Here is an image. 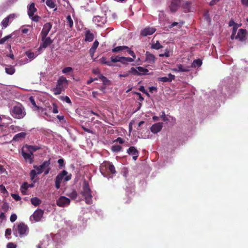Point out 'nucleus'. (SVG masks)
<instances>
[{
	"mask_svg": "<svg viewBox=\"0 0 248 248\" xmlns=\"http://www.w3.org/2000/svg\"><path fill=\"white\" fill-rule=\"evenodd\" d=\"M68 196L72 199L75 200L77 197L78 194L75 190H73L70 193L68 194Z\"/></svg>",
	"mask_w": 248,
	"mask_h": 248,
	"instance_id": "obj_41",
	"label": "nucleus"
},
{
	"mask_svg": "<svg viewBox=\"0 0 248 248\" xmlns=\"http://www.w3.org/2000/svg\"><path fill=\"white\" fill-rule=\"evenodd\" d=\"M26 111L21 105L14 106L11 110V114L16 119H22L26 115Z\"/></svg>",
	"mask_w": 248,
	"mask_h": 248,
	"instance_id": "obj_5",
	"label": "nucleus"
},
{
	"mask_svg": "<svg viewBox=\"0 0 248 248\" xmlns=\"http://www.w3.org/2000/svg\"><path fill=\"white\" fill-rule=\"evenodd\" d=\"M0 191L3 194H6L8 193V191L6 190L5 187L2 185H0Z\"/></svg>",
	"mask_w": 248,
	"mask_h": 248,
	"instance_id": "obj_56",
	"label": "nucleus"
},
{
	"mask_svg": "<svg viewBox=\"0 0 248 248\" xmlns=\"http://www.w3.org/2000/svg\"><path fill=\"white\" fill-rule=\"evenodd\" d=\"M184 23V22L183 21L180 22H174L169 26V28L170 29L173 27L177 26L178 29H180L182 27Z\"/></svg>",
	"mask_w": 248,
	"mask_h": 248,
	"instance_id": "obj_31",
	"label": "nucleus"
},
{
	"mask_svg": "<svg viewBox=\"0 0 248 248\" xmlns=\"http://www.w3.org/2000/svg\"><path fill=\"white\" fill-rule=\"evenodd\" d=\"M146 60L148 62L153 63H154L155 60V56L150 53L149 52H146Z\"/></svg>",
	"mask_w": 248,
	"mask_h": 248,
	"instance_id": "obj_25",
	"label": "nucleus"
},
{
	"mask_svg": "<svg viewBox=\"0 0 248 248\" xmlns=\"http://www.w3.org/2000/svg\"><path fill=\"white\" fill-rule=\"evenodd\" d=\"M85 39L86 42H92L93 40L94 34L89 30H86L85 32Z\"/></svg>",
	"mask_w": 248,
	"mask_h": 248,
	"instance_id": "obj_20",
	"label": "nucleus"
},
{
	"mask_svg": "<svg viewBox=\"0 0 248 248\" xmlns=\"http://www.w3.org/2000/svg\"><path fill=\"white\" fill-rule=\"evenodd\" d=\"M41 40L42 43L41 44L40 47L38 48V50H40L42 48H45L51 45L53 40L51 39L49 37H41Z\"/></svg>",
	"mask_w": 248,
	"mask_h": 248,
	"instance_id": "obj_9",
	"label": "nucleus"
},
{
	"mask_svg": "<svg viewBox=\"0 0 248 248\" xmlns=\"http://www.w3.org/2000/svg\"><path fill=\"white\" fill-rule=\"evenodd\" d=\"M29 100L35 110H38L40 109V108L36 104L35 101L33 96L30 97Z\"/></svg>",
	"mask_w": 248,
	"mask_h": 248,
	"instance_id": "obj_36",
	"label": "nucleus"
},
{
	"mask_svg": "<svg viewBox=\"0 0 248 248\" xmlns=\"http://www.w3.org/2000/svg\"><path fill=\"white\" fill-rule=\"evenodd\" d=\"M5 72L9 75H13L15 72V69L11 65H9L5 68Z\"/></svg>",
	"mask_w": 248,
	"mask_h": 248,
	"instance_id": "obj_32",
	"label": "nucleus"
},
{
	"mask_svg": "<svg viewBox=\"0 0 248 248\" xmlns=\"http://www.w3.org/2000/svg\"><path fill=\"white\" fill-rule=\"evenodd\" d=\"M2 209L4 211H7L9 209V205L7 203L5 202L2 205Z\"/></svg>",
	"mask_w": 248,
	"mask_h": 248,
	"instance_id": "obj_61",
	"label": "nucleus"
},
{
	"mask_svg": "<svg viewBox=\"0 0 248 248\" xmlns=\"http://www.w3.org/2000/svg\"><path fill=\"white\" fill-rule=\"evenodd\" d=\"M16 15L15 14H10L7 17L10 20V22H12L14 18L16 17Z\"/></svg>",
	"mask_w": 248,
	"mask_h": 248,
	"instance_id": "obj_57",
	"label": "nucleus"
},
{
	"mask_svg": "<svg viewBox=\"0 0 248 248\" xmlns=\"http://www.w3.org/2000/svg\"><path fill=\"white\" fill-rule=\"evenodd\" d=\"M127 48H128V46H118L113 48L112 49V52H114V53L118 52H119L121 51H123Z\"/></svg>",
	"mask_w": 248,
	"mask_h": 248,
	"instance_id": "obj_28",
	"label": "nucleus"
},
{
	"mask_svg": "<svg viewBox=\"0 0 248 248\" xmlns=\"http://www.w3.org/2000/svg\"><path fill=\"white\" fill-rule=\"evenodd\" d=\"M134 62V59L130 57H121L120 62L123 64H127V62Z\"/></svg>",
	"mask_w": 248,
	"mask_h": 248,
	"instance_id": "obj_27",
	"label": "nucleus"
},
{
	"mask_svg": "<svg viewBox=\"0 0 248 248\" xmlns=\"http://www.w3.org/2000/svg\"><path fill=\"white\" fill-rule=\"evenodd\" d=\"M121 57L118 56H112L111 57V62H120Z\"/></svg>",
	"mask_w": 248,
	"mask_h": 248,
	"instance_id": "obj_43",
	"label": "nucleus"
},
{
	"mask_svg": "<svg viewBox=\"0 0 248 248\" xmlns=\"http://www.w3.org/2000/svg\"><path fill=\"white\" fill-rule=\"evenodd\" d=\"M122 149V147L120 145H113L111 147V150L113 152H120Z\"/></svg>",
	"mask_w": 248,
	"mask_h": 248,
	"instance_id": "obj_42",
	"label": "nucleus"
},
{
	"mask_svg": "<svg viewBox=\"0 0 248 248\" xmlns=\"http://www.w3.org/2000/svg\"><path fill=\"white\" fill-rule=\"evenodd\" d=\"M37 174L38 173H37L36 170H31L30 173L31 180H33Z\"/></svg>",
	"mask_w": 248,
	"mask_h": 248,
	"instance_id": "obj_48",
	"label": "nucleus"
},
{
	"mask_svg": "<svg viewBox=\"0 0 248 248\" xmlns=\"http://www.w3.org/2000/svg\"><path fill=\"white\" fill-rule=\"evenodd\" d=\"M99 46V42L98 41L96 40L93 43V46H92L91 48L96 49L97 47Z\"/></svg>",
	"mask_w": 248,
	"mask_h": 248,
	"instance_id": "obj_60",
	"label": "nucleus"
},
{
	"mask_svg": "<svg viewBox=\"0 0 248 248\" xmlns=\"http://www.w3.org/2000/svg\"><path fill=\"white\" fill-rule=\"evenodd\" d=\"M174 78L175 76L170 73L168 75V77H163L158 78V80L163 82H171L173 79H174Z\"/></svg>",
	"mask_w": 248,
	"mask_h": 248,
	"instance_id": "obj_21",
	"label": "nucleus"
},
{
	"mask_svg": "<svg viewBox=\"0 0 248 248\" xmlns=\"http://www.w3.org/2000/svg\"><path fill=\"white\" fill-rule=\"evenodd\" d=\"M68 81L65 77L61 76L57 80L56 86L52 89V91L55 95L60 94L62 92L65 90L67 87Z\"/></svg>",
	"mask_w": 248,
	"mask_h": 248,
	"instance_id": "obj_2",
	"label": "nucleus"
},
{
	"mask_svg": "<svg viewBox=\"0 0 248 248\" xmlns=\"http://www.w3.org/2000/svg\"><path fill=\"white\" fill-rule=\"evenodd\" d=\"M16 246L13 243H9L7 245V248H16Z\"/></svg>",
	"mask_w": 248,
	"mask_h": 248,
	"instance_id": "obj_63",
	"label": "nucleus"
},
{
	"mask_svg": "<svg viewBox=\"0 0 248 248\" xmlns=\"http://www.w3.org/2000/svg\"><path fill=\"white\" fill-rule=\"evenodd\" d=\"M138 75H146L148 74V70L141 66H139L137 68Z\"/></svg>",
	"mask_w": 248,
	"mask_h": 248,
	"instance_id": "obj_26",
	"label": "nucleus"
},
{
	"mask_svg": "<svg viewBox=\"0 0 248 248\" xmlns=\"http://www.w3.org/2000/svg\"><path fill=\"white\" fill-rule=\"evenodd\" d=\"M46 5L50 8H54L56 6V4L53 0H46Z\"/></svg>",
	"mask_w": 248,
	"mask_h": 248,
	"instance_id": "obj_37",
	"label": "nucleus"
},
{
	"mask_svg": "<svg viewBox=\"0 0 248 248\" xmlns=\"http://www.w3.org/2000/svg\"><path fill=\"white\" fill-rule=\"evenodd\" d=\"M27 135V133L26 132H21L19 133L14 137L13 139V141H19L22 139H24Z\"/></svg>",
	"mask_w": 248,
	"mask_h": 248,
	"instance_id": "obj_23",
	"label": "nucleus"
},
{
	"mask_svg": "<svg viewBox=\"0 0 248 248\" xmlns=\"http://www.w3.org/2000/svg\"><path fill=\"white\" fill-rule=\"evenodd\" d=\"M52 28V24L50 22L44 24L43 29L41 32V36L46 37Z\"/></svg>",
	"mask_w": 248,
	"mask_h": 248,
	"instance_id": "obj_14",
	"label": "nucleus"
},
{
	"mask_svg": "<svg viewBox=\"0 0 248 248\" xmlns=\"http://www.w3.org/2000/svg\"><path fill=\"white\" fill-rule=\"evenodd\" d=\"M93 21L99 26H101L106 22V18L100 16H94Z\"/></svg>",
	"mask_w": 248,
	"mask_h": 248,
	"instance_id": "obj_18",
	"label": "nucleus"
},
{
	"mask_svg": "<svg viewBox=\"0 0 248 248\" xmlns=\"http://www.w3.org/2000/svg\"><path fill=\"white\" fill-rule=\"evenodd\" d=\"M247 33L246 30L243 29H239L235 36V39H238L241 42L245 41L247 39Z\"/></svg>",
	"mask_w": 248,
	"mask_h": 248,
	"instance_id": "obj_12",
	"label": "nucleus"
},
{
	"mask_svg": "<svg viewBox=\"0 0 248 248\" xmlns=\"http://www.w3.org/2000/svg\"><path fill=\"white\" fill-rule=\"evenodd\" d=\"M101 79L103 81V84L105 85H108V83L109 82V81L108 79V78L104 76H102Z\"/></svg>",
	"mask_w": 248,
	"mask_h": 248,
	"instance_id": "obj_53",
	"label": "nucleus"
},
{
	"mask_svg": "<svg viewBox=\"0 0 248 248\" xmlns=\"http://www.w3.org/2000/svg\"><path fill=\"white\" fill-rule=\"evenodd\" d=\"M12 37V34L8 35L3 38L0 39V45L3 44L7 40H8L9 39L11 38Z\"/></svg>",
	"mask_w": 248,
	"mask_h": 248,
	"instance_id": "obj_40",
	"label": "nucleus"
},
{
	"mask_svg": "<svg viewBox=\"0 0 248 248\" xmlns=\"http://www.w3.org/2000/svg\"><path fill=\"white\" fill-rule=\"evenodd\" d=\"M170 56V51L168 49H166L165 50V52L164 53L160 54L159 56L160 57H169Z\"/></svg>",
	"mask_w": 248,
	"mask_h": 248,
	"instance_id": "obj_45",
	"label": "nucleus"
},
{
	"mask_svg": "<svg viewBox=\"0 0 248 248\" xmlns=\"http://www.w3.org/2000/svg\"><path fill=\"white\" fill-rule=\"evenodd\" d=\"M11 196L14 200L16 201H19L21 199V198L17 194H11Z\"/></svg>",
	"mask_w": 248,
	"mask_h": 248,
	"instance_id": "obj_55",
	"label": "nucleus"
},
{
	"mask_svg": "<svg viewBox=\"0 0 248 248\" xmlns=\"http://www.w3.org/2000/svg\"><path fill=\"white\" fill-rule=\"evenodd\" d=\"M181 0H172L169 6L171 12H176L179 9L180 5Z\"/></svg>",
	"mask_w": 248,
	"mask_h": 248,
	"instance_id": "obj_11",
	"label": "nucleus"
},
{
	"mask_svg": "<svg viewBox=\"0 0 248 248\" xmlns=\"http://www.w3.org/2000/svg\"><path fill=\"white\" fill-rule=\"evenodd\" d=\"M13 234L16 237L19 236L23 237L28 235L29 232V228L24 222H20L16 225H14L13 228Z\"/></svg>",
	"mask_w": 248,
	"mask_h": 248,
	"instance_id": "obj_1",
	"label": "nucleus"
},
{
	"mask_svg": "<svg viewBox=\"0 0 248 248\" xmlns=\"http://www.w3.org/2000/svg\"><path fill=\"white\" fill-rule=\"evenodd\" d=\"M60 99L62 100H63V101H65L66 103H68V104H71V100L69 98V97L67 96H61L60 97Z\"/></svg>",
	"mask_w": 248,
	"mask_h": 248,
	"instance_id": "obj_51",
	"label": "nucleus"
},
{
	"mask_svg": "<svg viewBox=\"0 0 248 248\" xmlns=\"http://www.w3.org/2000/svg\"><path fill=\"white\" fill-rule=\"evenodd\" d=\"M31 204L35 206L39 205L41 202V201L37 197L32 198L31 199Z\"/></svg>",
	"mask_w": 248,
	"mask_h": 248,
	"instance_id": "obj_29",
	"label": "nucleus"
},
{
	"mask_svg": "<svg viewBox=\"0 0 248 248\" xmlns=\"http://www.w3.org/2000/svg\"><path fill=\"white\" fill-rule=\"evenodd\" d=\"M68 172L63 170L61 173H59L55 178V187L58 189L60 187L61 183L64 179V177L67 174Z\"/></svg>",
	"mask_w": 248,
	"mask_h": 248,
	"instance_id": "obj_6",
	"label": "nucleus"
},
{
	"mask_svg": "<svg viewBox=\"0 0 248 248\" xmlns=\"http://www.w3.org/2000/svg\"><path fill=\"white\" fill-rule=\"evenodd\" d=\"M81 194L84 197L85 202L87 204H90L92 203L93 196L92 191L87 181H85L83 183V190Z\"/></svg>",
	"mask_w": 248,
	"mask_h": 248,
	"instance_id": "obj_3",
	"label": "nucleus"
},
{
	"mask_svg": "<svg viewBox=\"0 0 248 248\" xmlns=\"http://www.w3.org/2000/svg\"><path fill=\"white\" fill-rule=\"evenodd\" d=\"M162 123H157L152 125L150 129L152 132L155 134L160 131L162 128Z\"/></svg>",
	"mask_w": 248,
	"mask_h": 248,
	"instance_id": "obj_19",
	"label": "nucleus"
},
{
	"mask_svg": "<svg viewBox=\"0 0 248 248\" xmlns=\"http://www.w3.org/2000/svg\"><path fill=\"white\" fill-rule=\"evenodd\" d=\"M100 172L104 176H107L109 172L111 174L116 173L115 168L113 164L109 162H105L100 166Z\"/></svg>",
	"mask_w": 248,
	"mask_h": 248,
	"instance_id": "obj_4",
	"label": "nucleus"
},
{
	"mask_svg": "<svg viewBox=\"0 0 248 248\" xmlns=\"http://www.w3.org/2000/svg\"><path fill=\"white\" fill-rule=\"evenodd\" d=\"M58 163L59 164L60 167H63L64 166V160L62 158L59 159L58 160Z\"/></svg>",
	"mask_w": 248,
	"mask_h": 248,
	"instance_id": "obj_64",
	"label": "nucleus"
},
{
	"mask_svg": "<svg viewBox=\"0 0 248 248\" xmlns=\"http://www.w3.org/2000/svg\"><path fill=\"white\" fill-rule=\"evenodd\" d=\"M66 24L68 25L70 28L73 26V21L70 15H68L66 17Z\"/></svg>",
	"mask_w": 248,
	"mask_h": 248,
	"instance_id": "obj_35",
	"label": "nucleus"
},
{
	"mask_svg": "<svg viewBox=\"0 0 248 248\" xmlns=\"http://www.w3.org/2000/svg\"><path fill=\"white\" fill-rule=\"evenodd\" d=\"M37 9L35 7L34 3H31L28 7V14L30 17L34 15V14L36 12Z\"/></svg>",
	"mask_w": 248,
	"mask_h": 248,
	"instance_id": "obj_22",
	"label": "nucleus"
},
{
	"mask_svg": "<svg viewBox=\"0 0 248 248\" xmlns=\"http://www.w3.org/2000/svg\"><path fill=\"white\" fill-rule=\"evenodd\" d=\"M127 153L129 155H132L133 159L136 160L139 156V152L134 146H130L127 150Z\"/></svg>",
	"mask_w": 248,
	"mask_h": 248,
	"instance_id": "obj_13",
	"label": "nucleus"
},
{
	"mask_svg": "<svg viewBox=\"0 0 248 248\" xmlns=\"http://www.w3.org/2000/svg\"><path fill=\"white\" fill-rule=\"evenodd\" d=\"M193 64L194 65V66H197L198 67H200L202 64V61L199 59L195 60L193 61Z\"/></svg>",
	"mask_w": 248,
	"mask_h": 248,
	"instance_id": "obj_49",
	"label": "nucleus"
},
{
	"mask_svg": "<svg viewBox=\"0 0 248 248\" xmlns=\"http://www.w3.org/2000/svg\"><path fill=\"white\" fill-rule=\"evenodd\" d=\"M44 211L41 209L36 210L31 216L33 219L36 221H39L43 217Z\"/></svg>",
	"mask_w": 248,
	"mask_h": 248,
	"instance_id": "obj_15",
	"label": "nucleus"
},
{
	"mask_svg": "<svg viewBox=\"0 0 248 248\" xmlns=\"http://www.w3.org/2000/svg\"><path fill=\"white\" fill-rule=\"evenodd\" d=\"M29 187V185L27 183H24L21 186V192L23 193H25L26 190Z\"/></svg>",
	"mask_w": 248,
	"mask_h": 248,
	"instance_id": "obj_44",
	"label": "nucleus"
},
{
	"mask_svg": "<svg viewBox=\"0 0 248 248\" xmlns=\"http://www.w3.org/2000/svg\"><path fill=\"white\" fill-rule=\"evenodd\" d=\"M33 168L35 169L34 170H36L37 173L38 175L41 174L43 171V170L41 168H40V165H34Z\"/></svg>",
	"mask_w": 248,
	"mask_h": 248,
	"instance_id": "obj_47",
	"label": "nucleus"
},
{
	"mask_svg": "<svg viewBox=\"0 0 248 248\" xmlns=\"http://www.w3.org/2000/svg\"><path fill=\"white\" fill-rule=\"evenodd\" d=\"M73 71V68L71 67H66L62 70L63 74H67Z\"/></svg>",
	"mask_w": 248,
	"mask_h": 248,
	"instance_id": "obj_46",
	"label": "nucleus"
},
{
	"mask_svg": "<svg viewBox=\"0 0 248 248\" xmlns=\"http://www.w3.org/2000/svg\"><path fill=\"white\" fill-rule=\"evenodd\" d=\"M31 20L33 21H35L36 22H38L39 21V19H40V17L37 16V15H35V16H31V17H30Z\"/></svg>",
	"mask_w": 248,
	"mask_h": 248,
	"instance_id": "obj_59",
	"label": "nucleus"
},
{
	"mask_svg": "<svg viewBox=\"0 0 248 248\" xmlns=\"http://www.w3.org/2000/svg\"><path fill=\"white\" fill-rule=\"evenodd\" d=\"M9 22H10V20L6 17L3 19L1 25L3 28H5L9 25Z\"/></svg>",
	"mask_w": 248,
	"mask_h": 248,
	"instance_id": "obj_38",
	"label": "nucleus"
},
{
	"mask_svg": "<svg viewBox=\"0 0 248 248\" xmlns=\"http://www.w3.org/2000/svg\"><path fill=\"white\" fill-rule=\"evenodd\" d=\"M70 202V199L64 196H61L56 201L57 205L62 207L68 206Z\"/></svg>",
	"mask_w": 248,
	"mask_h": 248,
	"instance_id": "obj_7",
	"label": "nucleus"
},
{
	"mask_svg": "<svg viewBox=\"0 0 248 248\" xmlns=\"http://www.w3.org/2000/svg\"><path fill=\"white\" fill-rule=\"evenodd\" d=\"M11 234V229L10 228H8L5 231V235L6 237L10 235Z\"/></svg>",
	"mask_w": 248,
	"mask_h": 248,
	"instance_id": "obj_62",
	"label": "nucleus"
},
{
	"mask_svg": "<svg viewBox=\"0 0 248 248\" xmlns=\"http://www.w3.org/2000/svg\"><path fill=\"white\" fill-rule=\"evenodd\" d=\"M9 130L13 132H16L21 130V128L19 126L11 125L9 127Z\"/></svg>",
	"mask_w": 248,
	"mask_h": 248,
	"instance_id": "obj_34",
	"label": "nucleus"
},
{
	"mask_svg": "<svg viewBox=\"0 0 248 248\" xmlns=\"http://www.w3.org/2000/svg\"><path fill=\"white\" fill-rule=\"evenodd\" d=\"M26 55L27 56L28 58L32 59L35 58L34 53L33 52L31 51H27L26 52Z\"/></svg>",
	"mask_w": 248,
	"mask_h": 248,
	"instance_id": "obj_50",
	"label": "nucleus"
},
{
	"mask_svg": "<svg viewBox=\"0 0 248 248\" xmlns=\"http://www.w3.org/2000/svg\"><path fill=\"white\" fill-rule=\"evenodd\" d=\"M155 31L156 29L154 28L146 27L141 31L140 34L143 36H146L152 35Z\"/></svg>",
	"mask_w": 248,
	"mask_h": 248,
	"instance_id": "obj_16",
	"label": "nucleus"
},
{
	"mask_svg": "<svg viewBox=\"0 0 248 248\" xmlns=\"http://www.w3.org/2000/svg\"><path fill=\"white\" fill-rule=\"evenodd\" d=\"M129 73L133 74L134 75H138V70L134 67H131L130 70L128 71Z\"/></svg>",
	"mask_w": 248,
	"mask_h": 248,
	"instance_id": "obj_54",
	"label": "nucleus"
},
{
	"mask_svg": "<svg viewBox=\"0 0 248 248\" xmlns=\"http://www.w3.org/2000/svg\"><path fill=\"white\" fill-rule=\"evenodd\" d=\"M16 219H17V216L16 214H13L11 215L10 219L12 222H15Z\"/></svg>",
	"mask_w": 248,
	"mask_h": 248,
	"instance_id": "obj_58",
	"label": "nucleus"
},
{
	"mask_svg": "<svg viewBox=\"0 0 248 248\" xmlns=\"http://www.w3.org/2000/svg\"><path fill=\"white\" fill-rule=\"evenodd\" d=\"M184 11L186 12H189L190 11V3L188 1H186L184 3L182 6Z\"/></svg>",
	"mask_w": 248,
	"mask_h": 248,
	"instance_id": "obj_33",
	"label": "nucleus"
},
{
	"mask_svg": "<svg viewBox=\"0 0 248 248\" xmlns=\"http://www.w3.org/2000/svg\"><path fill=\"white\" fill-rule=\"evenodd\" d=\"M21 154L24 157V159L29 162L30 164H31L33 162L34 155L33 153H26L24 151V149L22 148L21 150Z\"/></svg>",
	"mask_w": 248,
	"mask_h": 248,
	"instance_id": "obj_10",
	"label": "nucleus"
},
{
	"mask_svg": "<svg viewBox=\"0 0 248 248\" xmlns=\"http://www.w3.org/2000/svg\"><path fill=\"white\" fill-rule=\"evenodd\" d=\"M163 47V46L159 43L158 41H157L156 43L152 44L151 48L153 49L158 50L160 48Z\"/></svg>",
	"mask_w": 248,
	"mask_h": 248,
	"instance_id": "obj_39",
	"label": "nucleus"
},
{
	"mask_svg": "<svg viewBox=\"0 0 248 248\" xmlns=\"http://www.w3.org/2000/svg\"><path fill=\"white\" fill-rule=\"evenodd\" d=\"M50 164L51 161L50 158H49L48 160L43 162V163L40 165V168L43 170L45 175H47L49 173L51 170Z\"/></svg>",
	"mask_w": 248,
	"mask_h": 248,
	"instance_id": "obj_8",
	"label": "nucleus"
},
{
	"mask_svg": "<svg viewBox=\"0 0 248 248\" xmlns=\"http://www.w3.org/2000/svg\"><path fill=\"white\" fill-rule=\"evenodd\" d=\"M189 70V66H184L181 64H178L176 67L172 69V71L175 72H188Z\"/></svg>",
	"mask_w": 248,
	"mask_h": 248,
	"instance_id": "obj_17",
	"label": "nucleus"
},
{
	"mask_svg": "<svg viewBox=\"0 0 248 248\" xmlns=\"http://www.w3.org/2000/svg\"><path fill=\"white\" fill-rule=\"evenodd\" d=\"M25 148L27 149V151L30 153H33L34 152H35L38 150H39L41 148L39 146H32V145H29L26 144L25 146Z\"/></svg>",
	"mask_w": 248,
	"mask_h": 248,
	"instance_id": "obj_24",
	"label": "nucleus"
},
{
	"mask_svg": "<svg viewBox=\"0 0 248 248\" xmlns=\"http://www.w3.org/2000/svg\"><path fill=\"white\" fill-rule=\"evenodd\" d=\"M99 61L101 63L107 64L109 66H112L113 65L111 62L110 61H107V58L105 57H102L101 58H100Z\"/></svg>",
	"mask_w": 248,
	"mask_h": 248,
	"instance_id": "obj_30",
	"label": "nucleus"
},
{
	"mask_svg": "<svg viewBox=\"0 0 248 248\" xmlns=\"http://www.w3.org/2000/svg\"><path fill=\"white\" fill-rule=\"evenodd\" d=\"M125 50L133 57L132 59L134 60L136 58V55L134 52L131 50L128 47L127 49H126Z\"/></svg>",
	"mask_w": 248,
	"mask_h": 248,
	"instance_id": "obj_52",
	"label": "nucleus"
}]
</instances>
